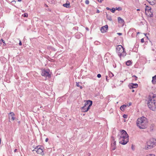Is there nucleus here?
<instances>
[{
	"mask_svg": "<svg viewBox=\"0 0 156 156\" xmlns=\"http://www.w3.org/2000/svg\"><path fill=\"white\" fill-rule=\"evenodd\" d=\"M106 80H107V81H108V79H107V77L106 78Z\"/></svg>",
	"mask_w": 156,
	"mask_h": 156,
	"instance_id": "nucleus-43",
	"label": "nucleus"
},
{
	"mask_svg": "<svg viewBox=\"0 0 156 156\" xmlns=\"http://www.w3.org/2000/svg\"><path fill=\"white\" fill-rule=\"evenodd\" d=\"M108 28V27L107 25L102 27L101 29V30L102 33H105L106 32Z\"/></svg>",
	"mask_w": 156,
	"mask_h": 156,
	"instance_id": "nucleus-9",
	"label": "nucleus"
},
{
	"mask_svg": "<svg viewBox=\"0 0 156 156\" xmlns=\"http://www.w3.org/2000/svg\"><path fill=\"white\" fill-rule=\"evenodd\" d=\"M14 116L15 114L13 112H10L9 115V119H11V120L13 121L15 119Z\"/></svg>",
	"mask_w": 156,
	"mask_h": 156,
	"instance_id": "nucleus-10",
	"label": "nucleus"
},
{
	"mask_svg": "<svg viewBox=\"0 0 156 156\" xmlns=\"http://www.w3.org/2000/svg\"><path fill=\"white\" fill-rule=\"evenodd\" d=\"M132 91L133 92L134 91V90H132Z\"/></svg>",
	"mask_w": 156,
	"mask_h": 156,
	"instance_id": "nucleus-42",
	"label": "nucleus"
},
{
	"mask_svg": "<svg viewBox=\"0 0 156 156\" xmlns=\"http://www.w3.org/2000/svg\"><path fill=\"white\" fill-rule=\"evenodd\" d=\"M98 1L100 2H101V0H98Z\"/></svg>",
	"mask_w": 156,
	"mask_h": 156,
	"instance_id": "nucleus-41",
	"label": "nucleus"
},
{
	"mask_svg": "<svg viewBox=\"0 0 156 156\" xmlns=\"http://www.w3.org/2000/svg\"><path fill=\"white\" fill-rule=\"evenodd\" d=\"M132 77H135L136 78H137V77H136V76L134 75L132 76Z\"/></svg>",
	"mask_w": 156,
	"mask_h": 156,
	"instance_id": "nucleus-39",
	"label": "nucleus"
},
{
	"mask_svg": "<svg viewBox=\"0 0 156 156\" xmlns=\"http://www.w3.org/2000/svg\"><path fill=\"white\" fill-rule=\"evenodd\" d=\"M116 148V146L115 145H114L111 144V149L112 150H114Z\"/></svg>",
	"mask_w": 156,
	"mask_h": 156,
	"instance_id": "nucleus-20",
	"label": "nucleus"
},
{
	"mask_svg": "<svg viewBox=\"0 0 156 156\" xmlns=\"http://www.w3.org/2000/svg\"><path fill=\"white\" fill-rule=\"evenodd\" d=\"M123 117L124 118H126L127 117V115L126 114H124L123 115Z\"/></svg>",
	"mask_w": 156,
	"mask_h": 156,
	"instance_id": "nucleus-27",
	"label": "nucleus"
},
{
	"mask_svg": "<svg viewBox=\"0 0 156 156\" xmlns=\"http://www.w3.org/2000/svg\"><path fill=\"white\" fill-rule=\"evenodd\" d=\"M137 79V78H135V80H136Z\"/></svg>",
	"mask_w": 156,
	"mask_h": 156,
	"instance_id": "nucleus-45",
	"label": "nucleus"
},
{
	"mask_svg": "<svg viewBox=\"0 0 156 156\" xmlns=\"http://www.w3.org/2000/svg\"><path fill=\"white\" fill-rule=\"evenodd\" d=\"M156 145V140L154 139H151L148 141L147 145L144 147L145 149H151Z\"/></svg>",
	"mask_w": 156,
	"mask_h": 156,
	"instance_id": "nucleus-4",
	"label": "nucleus"
},
{
	"mask_svg": "<svg viewBox=\"0 0 156 156\" xmlns=\"http://www.w3.org/2000/svg\"><path fill=\"white\" fill-rule=\"evenodd\" d=\"M111 9V11L113 13H114L115 11V8H112V9Z\"/></svg>",
	"mask_w": 156,
	"mask_h": 156,
	"instance_id": "nucleus-23",
	"label": "nucleus"
},
{
	"mask_svg": "<svg viewBox=\"0 0 156 156\" xmlns=\"http://www.w3.org/2000/svg\"><path fill=\"white\" fill-rule=\"evenodd\" d=\"M19 44L20 45H22V43H21V42L20 41V43H19Z\"/></svg>",
	"mask_w": 156,
	"mask_h": 156,
	"instance_id": "nucleus-37",
	"label": "nucleus"
},
{
	"mask_svg": "<svg viewBox=\"0 0 156 156\" xmlns=\"http://www.w3.org/2000/svg\"><path fill=\"white\" fill-rule=\"evenodd\" d=\"M147 105L148 107L153 111H156V98L153 97L150 98L148 101Z\"/></svg>",
	"mask_w": 156,
	"mask_h": 156,
	"instance_id": "nucleus-3",
	"label": "nucleus"
},
{
	"mask_svg": "<svg viewBox=\"0 0 156 156\" xmlns=\"http://www.w3.org/2000/svg\"><path fill=\"white\" fill-rule=\"evenodd\" d=\"M141 42L142 43L144 42V39L143 38H142V39H141Z\"/></svg>",
	"mask_w": 156,
	"mask_h": 156,
	"instance_id": "nucleus-31",
	"label": "nucleus"
},
{
	"mask_svg": "<svg viewBox=\"0 0 156 156\" xmlns=\"http://www.w3.org/2000/svg\"><path fill=\"white\" fill-rule=\"evenodd\" d=\"M118 20L119 23H123L124 22V20L122 19L120 17H118Z\"/></svg>",
	"mask_w": 156,
	"mask_h": 156,
	"instance_id": "nucleus-13",
	"label": "nucleus"
},
{
	"mask_svg": "<svg viewBox=\"0 0 156 156\" xmlns=\"http://www.w3.org/2000/svg\"><path fill=\"white\" fill-rule=\"evenodd\" d=\"M137 11H140V9H137Z\"/></svg>",
	"mask_w": 156,
	"mask_h": 156,
	"instance_id": "nucleus-46",
	"label": "nucleus"
},
{
	"mask_svg": "<svg viewBox=\"0 0 156 156\" xmlns=\"http://www.w3.org/2000/svg\"><path fill=\"white\" fill-rule=\"evenodd\" d=\"M76 86L78 87H80V88L81 89H82V87L79 84V83H80L79 82H76Z\"/></svg>",
	"mask_w": 156,
	"mask_h": 156,
	"instance_id": "nucleus-21",
	"label": "nucleus"
},
{
	"mask_svg": "<svg viewBox=\"0 0 156 156\" xmlns=\"http://www.w3.org/2000/svg\"><path fill=\"white\" fill-rule=\"evenodd\" d=\"M106 9L108 10H111L110 9H110V8H109L108 7L106 8Z\"/></svg>",
	"mask_w": 156,
	"mask_h": 156,
	"instance_id": "nucleus-34",
	"label": "nucleus"
},
{
	"mask_svg": "<svg viewBox=\"0 0 156 156\" xmlns=\"http://www.w3.org/2000/svg\"><path fill=\"white\" fill-rule=\"evenodd\" d=\"M131 105V103H130L129 104V106H130V105Z\"/></svg>",
	"mask_w": 156,
	"mask_h": 156,
	"instance_id": "nucleus-47",
	"label": "nucleus"
},
{
	"mask_svg": "<svg viewBox=\"0 0 156 156\" xmlns=\"http://www.w3.org/2000/svg\"><path fill=\"white\" fill-rule=\"evenodd\" d=\"M124 121L125 122H126V120L125 119H124Z\"/></svg>",
	"mask_w": 156,
	"mask_h": 156,
	"instance_id": "nucleus-49",
	"label": "nucleus"
},
{
	"mask_svg": "<svg viewBox=\"0 0 156 156\" xmlns=\"http://www.w3.org/2000/svg\"><path fill=\"white\" fill-rule=\"evenodd\" d=\"M0 41H1L3 42L4 45V44H5V41L3 40L2 39H1Z\"/></svg>",
	"mask_w": 156,
	"mask_h": 156,
	"instance_id": "nucleus-29",
	"label": "nucleus"
},
{
	"mask_svg": "<svg viewBox=\"0 0 156 156\" xmlns=\"http://www.w3.org/2000/svg\"><path fill=\"white\" fill-rule=\"evenodd\" d=\"M2 44V41H1L0 40V45H1Z\"/></svg>",
	"mask_w": 156,
	"mask_h": 156,
	"instance_id": "nucleus-40",
	"label": "nucleus"
},
{
	"mask_svg": "<svg viewBox=\"0 0 156 156\" xmlns=\"http://www.w3.org/2000/svg\"><path fill=\"white\" fill-rule=\"evenodd\" d=\"M117 34L118 35H122V33H117Z\"/></svg>",
	"mask_w": 156,
	"mask_h": 156,
	"instance_id": "nucleus-32",
	"label": "nucleus"
},
{
	"mask_svg": "<svg viewBox=\"0 0 156 156\" xmlns=\"http://www.w3.org/2000/svg\"><path fill=\"white\" fill-rule=\"evenodd\" d=\"M86 30H88V28H87V27L86 28Z\"/></svg>",
	"mask_w": 156,
	"mask_h": 156,
	"instance_id": "nucleus-44",
	"label": "nucleus"
},
{
	"mask_svg": "<svg viewBox=\"0 0 156 156\" xmlns=\"http://www.w3.org/2000/svg\"><path fill=\"white\" fill-rule=\"evenodd\" d=\"M63 5L64 7H66L67 8H69V7H70V6L69 3L68 4L66 3V4H63Z\"/></svg>",
	"mask_w": 156,
	"mask_h": 156,
	"instance_id": "nucleus-16",
	"label": "nucleus"
},
{
	"mask_svg": "<svg viewBox=\"0 0 156 156\" xmlns=\"http://www.w3.org/2000/svg\"><path fill=\"white\" fill-rule=\"evenodd\" d=\"M89 3V2L88 0H86L85 1V3L87 5Z\"/></svg>",
	"mask_w": 156,
	"mask_h": 156,
	"instance_id": "nucleus-26",
	"label": "nucleus"
},
{
	"mask_svg": "<svg viewBox=\"0 0 156 156\" xmlns=\"http://www.w3.org/2000/svg\"><path fill=\"white\" fill-rule=\"evenodd\" d=\"M148 16H149L150 17H152L153 16V15L152 13L151 12V11H150L149 12H147V13Z\"/></svg>",
	"mask_w": 156,
	"mask_h": 156,
	"instance_id": "nucleus-17",
	"label": "nucleus"
},
{
	"mask_svg": "<svg viewBox=\"0 0 156 156\" xmlns=\"http://www.w3.org/2000/svg\"><path fill=\"white\" fill-rule=\"evenodd\" d=\"M147 7L148 8V9L146 8V9H145L146 13H147V12H149L150 11H151V8H149L148 7Z\"/></svg>",
	"mask_w": 156,
	"mask_h": 156,
	"instance_id": "nucleus-19",
	"label": "nucleus"
},
{
	"mask_svg": "<svg viewBox=\"0 0 156 156\" xmlns=\"http://www.w3.org/2000/svg\"><path fill=\"white\" fill-rule=\"evenodd\" d=\"M27 16H28V14H27V13H24V14H23V16L24 17H27Z\"/></svg>",
	"mask_w": 156,
	"mask_h": 156,
	"instance_id": "nucleus-28",
	"label": "nucleus"
},
{
	"mask_svg": "<svg viewBox=\"0 0 156 156\" xmlns=\"http://www.w3.org/2000/svg\"><path fill=\"white\" fill-rule=\"evenodd\" d=\"M152 82L154 84L156 83V75L153 77Z\"/></svg>",
	"mask_w": 156,
	"mask_h": 156,
	"instance_id": "nucleus-14",
	"label": "nucleus"
},
{
	"mask_svg": "<svg viewBox=\"0 0 156 156\" xmlns=\"http://www.w3.org/2000/svg\"><path fill=\"white\" fill-rule=\"evenodd\" d=\"M108 19L110 21L112 20V18L111 17H109V18H108Z\"/></svg>",
	"mask_w": 156,
	"mask_h": 156,
	"instance_id": "nucleus-33",
	"label": "nucleus"
},
{
	"mask_svg": "<svg viewBox=\"0 0 156 156\" xmlns=\"http://www.w3.org/2000/svg\"><path fill=\"white\" fill-rule=\"evenodd\" d=\"M148 119L145 117L142 116L137 119L136 125L140 129H145L147 127Z\"/></svg>",
	"mask_w": 156,
	"mask_h": 156,
	"instance_id": "nucleus-1",
	"label": "nucleus"
},
{
	"mask_svg": "<svg viewBox=\"0 0 156 156\" xmlns=\"http://www.w3.org/2000/svg\"><path fill=\"white\" fill-rule=\"evenodd\" d=\"M33 151H35L37 154H41L42 155H44L43 151L42 149L41 148L40 146H37L35 148V149L33 150Z\"/></svg>",
	"mask_w": 156,
	"mask_h": 156,
	"instance_id": "nucleus-7",
	"label": "nucleus"
},
{
	"mask_svg": "<svg viewBox=\"0 0 156 156\" xmlns=\"http://www.w3.org/2000/svg\"><path fill=\"white\" fill-rule=\"evenodd\" d=\"M116 51L118 53L119 56L121 57V56L124 57L126 56V53L124 52V48L121 45H118L116 48Z\"/></svg>",
	"mask_w": 156,
	"mask_h": 156,
	"instance_id": "nucleus-6",
	"label": "nucleus"
},
{
	"mask_svg": "<svg viewBox=\"0 0 156 156\" xmlns=\"http://www.w3.org/2000/svg\"><path fill=\"white\" fill-rule=\"evenodd\" d=\"M41 75L43 76H45L46 78H49L51 77L50 74L47 70L45 69H43L42 71Z\"/></svg>",
	"mask_w": 156,
	"mask_h": 156,
	"instance_id": "nucleus-8",
	"label": "nucleus"
},
{
	"mask_svg": "<svg viewBox=\"0 0 156 156\" xmlns=\"http://www.w3.org/2000/svg\"><path fill=\"white\" fill-rule=\"evenodd\" d=\"M115 10H118V11H121L122 10V9L121 7H116L115 8Z\"/></svg>",
	"mask_w": 156,
	"mask_h": 156,
	"instance_id": "nucleus-24",
	"label": "nucleus"
},
{
	"mask_svg": "<svg viewBox=\"0 0 156 156\" xmlns=\"http://www.w3.org/2000/svg\"><path fill=\"white\" fill-rule=\"evenodd\" d=\"M112 140H113V144L112 143L111 144L116 146V141H115V139H114V137L112 136Z\"/></svg>",
	"mask_w": 156,
	"mask_h": 156,
	"instance_id": "nucleus-18",
	"label": "nucleus"
},
{
	"mask_svg": "<svg viewBox=\"0 0 156 156\" xmlns=\"http://www.w3.org/2000/svg\"><path fill=\"white\" fill-rule=\"evenodd\" d=\"M17 151V149H15V150L14 151V152H16Z\"/></svg>",
	"mask_w": 156,
	"mask_h": 156,
	"instance_id": "nucleus-38",
	"label": "nucleus"
},
{
	"mask_svg": "<svg viewBox=\"0 0 156 156\" xmlns=\"http://www.w3.org/2000/svg\"><path fill=\"white\" fill-rule=\"evenodd\" d=\"M48 138H46V139H45V141H46V142H48Z\"/></svg>",
	"mask_w": 156,
	"mask_h": 156,
	"instance_id": "nucleus-35",
	"label": "nucleus"
},
{
	"mask_svg": "<svg viewBox=\"0 0 156 156\" xmlns=\"http://www.w3.org/2000/svg\"><path fill=\"white\" fill-rule=\"evenodd\" d=\"M109 75L111 77L114 76V75L111 72L109 74Z\"/></svg>",
	"mask_w": 156,
	"mask_h": 156,
	"instance_id": "nucleus-25",
	"label": "nucleus"
},
{
	"mask_svg": "<svg viewBox=\"0 0 156 156\" xmlns=\"http://www.w3.org/2000/svg\"><path fill=\"white\" fill-rule=\"evenodd\" d=\"M122 134L119 136V143L123 145L126 144L129 141V135L124 130H122Z\"/></svg>",
	"mask_w": 156,
	"mask_h": 156,
	"instance_id": "nucleus-2",
	"label": "nucleus"
},
{
	"mask_svg": "<svg viewBox=\"0 0 156 156\" xmlns=\"http://www.w3.org/2000/svg\"><path fill=\"white\" fill-rule=\"evenodd\" d=\"M92 102L91 101L88 100L86 101L84 106L82 107L81 110L82 112H86L90 108V107L92 105Z\"/></svg>",
	"mask_w": 156,
	"mask_h": 156,
	"instance_id": "nucleus-5",
	"label": "nucleus"
},
{
	"mask_svg": "<svg viewBox=\"0 0 156 156\" xmlns=\"http://www.w3.org/2000/svg\"><path fill=\"white\" fill-rule=\"evenodd\" d=\"M138 86V84L137 83H131V84L130 88H136Z\"/></svg>",
	"mask_w": 156,
	"mask_h": 156,
	"instance_id": "nucleus-11",
	"label": "nucleus"
},
{
	"mask_svg": "<svg viewBox=\"0 0 156 156\" xmlns=\"http://www.w3.org/2000/svg\"><path fill=\"white\" fill-rule=\"evenodd\" d=\"M101 76V75L100 74H98L97 75V77L98 78H100Z\"/></svg>",
	"mask_w": 156,
	"mask_h": 156,
	"instance_id": "nucleus-30",
	"label": "nucleus"
},
{
	"mask_svg": "<svg viewBox=\"0 0 156 156\" xmlns=\"http://www.w3.org/2000/svg\"><path fill=\"white\" fill-rule=\"evenodd\" d=\"M18 0V1H19L20 2L21 1V0Z\"/></svg>",
	"mask_w": 156,
	"mask_h": 156,
	"instance_id": "nucleus-48",
	"label": "nucleus"
},
{
	"mask_svg": "<svg viewBox=\"0 0 156 156\" xmlns=\"http://www.w3.org/2000/svg\"><path fill=\"white\" fill-rule=\"evenodd\" d=\"M151 5H154L155 2L156 0H147Z\"/></svg>",
	"mask_w": 156,
	"mask_h": 156,
	"instance_id": "nucleus-12",
	"label": "nucleus"
},
{
	"mask_svg": "<svg viewBox=\"0 0 156 156\" xmlns=\"http://www.w3.org/2000/svg\"><path fill=\"white\" fill-rule=\"evenodd\" d=\"M126 106V105H124L121 106L120 109L122 111H123L125 110Z\"/></svg>",
	"mask_w": 156,
	"mask_h": 156,
	"instance_id": "nucleus-15",
	"label": "nucleus"
},
{
	"mask_svg": "<svg viewBox=\"0 0 156 156\" xmlns=\"http://www.w3.org/2000/svg\"><path fill=\"white\" fill-rule=\"evenodd\" d=\"M131 64V62L130 61H127L126 62V64L127 66H129Z\"/></svg>",
	"mask_w": 156,
	"mask_h": 156,
	"instance_id": "nucleus-22",
	"label": "nucleus"
},
{
	"mask_svg": "<svg viewBox=\"0 0 156 156\" xmlns=\"http://www.w3.org/2000/svg\"><path fill=\"white\" fill-rule=\"evenodd\" d=\"M97 12L98 13H99L100 12V11L98 9H97Z\"/></svg>",
	"mask_w": 156,
	"mask_h": 156,
	"instance_id": "nucleus-36",
	"label": "nucleus"
}]
</instances>
